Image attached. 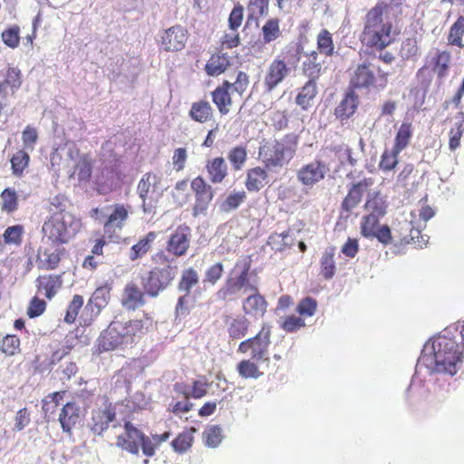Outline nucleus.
Segmentation results:
<instances>
[{
	"label": "nucleus",
	"instance_id": "nucleus-1",
	"mask_svg": "<svg viewBox=\"0 0 464 464\" xmlns=\"http://www.w3.org/2000/svg\"><path fill=\"white\" fill-rule=\"evenodd\" d=\"M393 7L377 3L365 14L361 42L372 50L382 52L396 41L400 31L396 25Z\"/></svg>",
	"mask_w": 464,
	"mask_h": 464
},
{
	"label": "nucleus",
	"instance_id": "nucleus-2",
	"mask_svg": "<svg viewBox=\"0 0 464 464\" xmlns=\"http://www.w3.org/2000/svg\"><path fill=\"white\" fill-rule=\"evenodd\" d=\"M432 353L425 356L427 367L437 373L454 375L464 358V344L453 334H440L432 339Z\"/></svg>",
	"mask_w": 464,
	"mask_h": 464
},
{
	"label": "nucleus",
	"instance_id": "nucleus-3",
	"mask_svg": "<svg viewBox=\"0 0 464 464\" xmlns=\"http://www.w3.org/2000/svg\"><path fill=\"white\" fill-rule=\"evenodd\" d=\"M297 146V135L288 133L262 144L258 156L267 170H275L289 164L296 153Z\"/></svg>",
	"mask_w": 464,
	"mask_h": 464
},
{
	"label": "nucleus",
	"instance_id": "nucleus-4",
	"mask_svg": "<svg viewBox=\"0 0 464 464\" xmlns=\"http://www.w3.org/2000/svg\"><path fill=\"white\" fill-rule=\"evenodd\" d=\"M152 261L158 265L150 269L142 278V286L150 297H157L160 292L171 285L178 272L177 266H172L171 259L163 251H158Z\"/></svg>",
	"mask_w": 464,
	"mask_h": 464
},
{
	"label": "nucleus",
	"instance_id": "nucleus-5",
	"mask_svg": "<svg viewBox=\"0 0 464 464\" xmlns=\"http://www.w3.org/2000/svg\"><path fill=\"white\" fill-rule=\"evenodd\" d=\"M123 432L116 438V446L132 455H139L140 449L147 457H153L156 453V445L151 439L140 429L131 422L130 409L121 417Z\"/></svg>",
	"mask_w": 464,
	"mask_h": 464
},
{
	"label": "nucleus",
	"instance_id": "nucleus-6",
	"mask_svg": "<svg viewBox=\"0 0 464 464\" xmlns=\"http://www.w3.org/2000/svg\"><path fill=\"white\" fill-rule=\"evenodd\" d=\"M42 232L53 245L67 244L77 232V222L70 212L60 209L52 213L44 222Z\"/></svg>",
	"mask_w": 464,
	"mask_h": 464
},
{
	"label": "nucleus",
	"instance_id": "nucleus-7",
	"mask_svg": "<svg viewBox=\"0 0 464 464\" xmlns=\"http://www.w3.org/2000/svg\"><path fill=\"white\" fill-rule=\"evenodd\" d=\"M389 73L371 61L359 63L350 74L349 85L353 90L384 89L388 84Z\"/></svg>",
	"mask_w": 464,
	"mask_h": 464
},
{
	"label": "nucleus",
	"instance_id": "nucleus-8",
	"mask_svg": "<svg viewBox=\"0 0 464 464\" xmlns=\"http://www.w3.org/2000/svg\"><path fill=\"white\" fill-rule=\"evenodd\" d=\"M250 269L251 259L249 256H245L237 261L224 286L218 291V299H229L241 290L244 292L256 291V284L250 283Z\"/></svg>",
	"mask_w": 464,
	"mask_h": 464
},
{
	"label": "nucleus",
	"instance_id": "nucleus-9",
	"mask_svg": "<svg viewBox=\"0 0 464 464\" xmlns=\"http://www.w3.org/2000/svg\"><path fill=\"white\" fill-rule=\"evenodd\" d=\"M128 410L129 406L123 401L107 402L103 407L92 410L87 426L94 435L102 436L108 430L110 424L116 420L117 415L120 414L122 417Z\"/></svg>",
	"mask_w": 464,
	"mask_h": 464
},
{
	"label": "nucleus",
	"instance_id": "nucleus-10",
	"mask_svg": "<svg viewBox=\"0 0 464 464\" xmlns=\"http://www.w3.org/2000/svg\"><path fill=\"white\" fill-rule=\"evenodd\" d=\"M271 344V326L264 324L259 332L238 345L239 353H249L256 362H269V346Z\"/></svg>",
	"mask_w": 464,
	"mask_h": 464
},
{
	"label": "nucleus",
	"instance_id": "nucleus-11",
	"mask_svg": "<svg viewBox=\"0 0 464 464\" xmlns=\"http://www.w3.org/2000/svg\"><path fill=\"white\" fill-rule=\"evenodd\" d=\"M162 182V175L152 171L146 172L140 179L137 192L141 199V208L144 213H151L156 208L158 197L153 194L160 188Z\"/></svg>",
	"mask_w": 464,
	"mask_h": 464
},
{
	"label": "nucleus",
	"instance_id": "nucleus-12",
	"mask_svg": "<svg viewBox=\"0 0 464 464\" xmlns=\"http://www.w3.org/2000/svg\"><path fill=\"white\" fill-rule=\"evenodd\" d=\"M191 236V228L188 225L178 226L169 234L164 252L173 258L186 256L190 247Z\"/></svg>",
	"mask_w": 464,
	"mask_h": 464
},
{
	"label": "nucleus",
	"instance_id": "nucleus-13",
	"mask_svg": "<svg viewBox=\"0 0 464 464\" xmlns=\"http://www.w3.org/2000/svg\"><path fill=\"white\" fill-rule=\"evenodd\" d=\"M372 185L373 179L372 178H364L360 181L353 182L341 203L342 213L348 217L360 205L363 197L369 196Z\"/></svg>",
	"mask_w": 464,
	"mask_h": 464
},
{
	"label": "nucleus",
	"instance_id": "nucleus-14",
	"mask_svg": "<svg viewBox=\"0 0 464 464\" xmlns=\"http://www.w3.org/2000/svg\"><path fill=\"white\" fill-rule=\"evenodd\" d=\"M330 172L328 164L319 159L304 164L296 172L297 180L304 187L313 188L323 181Z\"/></svg>",
	"mask_w": 464,
	"mask_h": 464
},
{
	"label": "nucleus",
	"instance_id": "nucleus-15",
	"mask_svg": "<svg viewBox=\"0 0 464 464\" xmlns=\"http://www.w3.org/2000/svg\"><path fill=\"white\" fill-rule=\"evenodd\" d=\"M244 19V7L237 3L234 5L228 16V32H225L220 38V48L232 49L240 45L241 39L238 29Z\"/></svg>",
	"mask_w": 464,
	"mask_h": 464
},
{
	"label": "nucleus",
	"instance_id": "nucleus-16",
	"mask_svg": "<svg viewBox=\"0 0 464 464\" xmlns=\"http://www.w3.org/2000/svg\"><path fill=\"white\" fill-rule=\"evenodd\" d=\"M382 217L376 215H364L360 223L361 235L366 238H377V240L387 246L392 243V231L387 225L379 226Z\"/></svg>",
	"mask_w": 464,
	"mask_h": 464
},
{
	"label": "nucleus",
	"instance_id": "nucleus-17",
	"mask_svg": "<svg viewBox=\"0 0 464 464\" xmlns=\"http://www.w3.org/2000/svg\"><path fill=\"white\" fill-rule=\"evenodd\" d=\"M291 68L287 65L285 57H276L267 66L263 79L265 92H272L290 74Z\"/></svg>",
	"mask_w": 464,
	"mask_h": 464
},
{
	"label": "nucleus",
	"instance_id": "nucleus-18",
	"mask_svg": "<svg viewBox=\"0 0 464 464\" xmlns=\"http://www.w3.org/2000/svg\"><path fill=\"white\" fill-rule=\"evenodd\" d=\"M190 188L195 197L193 215L198 216L206 212L214 198V189L203 177L197 176L190 182Z\"/></svg>",
	"mask_w": 464,
	"mask_h": 464
},
{
	"label": "nucleus",
	"instance_id": "nucleus-19",
	"mask_svg": "<svg viewBox=\"0 0 464 464\" xmlns=\"http://www.w3.org/2000/svg\"><path fill=\"white\" fill-rule=\"evenodd\" d=\"M188 39V30L180 24H175L161 33L160 46L167 53L183 50Z\"/></svg>",
	"mask_w": 464,
	"mask_h": 464
},
{
	"label": "nucleus",
	"instance_id": "nucleus-20",
	"mask_svg": "<svg viewBox=\"0 0 464 464\" xmlns=\"http://www.w3.org/2000/svg\"><path fill=\"white\" fill-rule=\"evenodd\" d=\"M57 420L62 431L69 437L72 436L74 429L82 420L80 405L74 401H67L59 410Z\"/></svg>",
	"mask_w": 464,
	"mask_h": 464
},
{
	"label": "nucleus",
	"instance_id": "nucleus-21",
	"mask_svg": "<svg viewBox=\"0 0 464 464\" xmlns=\"http://www.w3.org/2000/svg\"><path fill=\"white\" fill-rule=\"evenodd\" d=\"M152 326V318L145 314L142 319H133L126 323L120 322L121 333L126 345L132 344L141 339Z\"/></svg>",
	"mask_w": 464,
	"mask_h": 464
},
{
	"label": "nucleus",
	"instance_id": "nucleus-22",
	"mask_svg": "<svg viewBox=\"0 0 464 464\" xmlns=\"http://www.w3.org/2000/svg\"><path fill=\"white\" fill-rule=\"evenodd\" d=\"M450 63V53L446 50L440 51L437 49L434 53L427 58L425 64L418 70L417 75L420 76L426 70H430L437 75L438 79L442 80L449 72Z\"/></svg>",
	"mask_w": 464,
	"mask_h": 464
},
{
	"label": "nucleus",
	"instance_id": "nucleus-23",
	"mask_svg": "<svg viewBox=\"0 0 464 464\" xmlns=\"http://www.w3.org/2000/svg\"><path fill=\"white\" fill-rule=\"evenodd\" d=\"M123 344L126 345V343L120 322H112L98 339V347L101 352L112 351Z\"/></svg>",
	"mask_w": 464,
	"mask_h": 464
},
{
	"label": "nucleus",
	"instance_id": "nucleus-24",
	"mask_svg": "<svg viewBox=\"0 0 464 464\" xmlns=\"http://www.w3.org/2000/svg\"><path fill=\"white\" fill-rule=\"evenodd\" d=\"M146 291L141 289L137 283L129 282L122 292L121 304L127 310L135 311L146 304Z\"/></svg>",
	"mask_w": 464,
	"mask_h": 464
},
{
	"label": "nucleus",
	"instance_id": "nucleus-25",
	"mask_svg": "<svg viewBox=\"0 0 464 464\" xmlns=\"http://www.w3.org/2000/svg\"><path fill=\"white\" fill-rule=\"evenodd\" d=\"M63 275L44 274L35 279L37 293L44 295L47 299L53 298L63 286Z\"/></svg>",
	"mask_w": 464,
	"mask_h": 464
},
{
	"label": "nucleus",
	"instance_id": "nucleus-26",
	"mask_svg": "<svg viewBox=\"0 0 464 464\" xmlns=\"http://www.w3.org/2000/svg\"><path fill=\"white\" fill-rule=\"evenodd\" d=\"M232 92L230 82L227 80L223 81L211 92L212 102L221 115H227L230 111L233 105Z\"/></svg>",
	"mask_w": 464,
	"mask_h": 464
},
{
	"label": "nucleus",
	"instance_id": "nucleus-27",
	"mask_svg": "<svg viewBox=\"0 0 464 464\" xmlns=\"http://www.w3.org/2000/svg\"><path fill=\"white\" fill-rule=\"evenodd\" d=\"M323 63L317 51L306 52L301 65L302 73L308 80L316 82L323 73Z\"/></svg>",
	"mask_w": 464,
	"mask_h": 464
},
{
	"label": "nucleus",
	"instance_id": "nucleus-28",
	"mask_svg": "<svg viewBox=\"0 0 464 464\" xmlns=\"http://www.w3.org/2000/svg\"><path fill=\"white\" fill-rule=\"evenodd\" d=\"M267 304L266 298L260 295L257 287L256 291H251V295L244 300L242 306L246 314L261 318L266 313Z\"/></svg>",
	"mask_w": 464,
	"mask_h": 464
},
{
	"label": "nucleus",
	"instance_id": "nucleus-29",
	"mask_svg": "<svg viewBox=\"0 0 464 464\" xmlns=\"http://www.w3.org/2000/svg\"><path fill=\"white\" fill-rule=\"evenodd\" d=\"M76 152L78 158L75 160L70 178H76L80 183L88 182L92 174L93 160L89 153H80L78 150Z\"/></svg>",
	"mask_w": 464,
	"mask_h": 464
},
{
	"label": "nucleus",
	"instance_id": "nucleus-30",
	"mask_svg": "<svg viewBox=\"0 0 464 464\" xmlns=\"http://www.w3.org/2000/svg\"><path fill=\"white\" fill-rule=\"evenodd\" d=\"M128 217V208L123 204H115L113 206V211L110 214L107 221L104 223V233L109 234L110 237H111L116 229L121 230L123 227Z\"/></svg>",
	"mask_w": 464,
	"mask_h": 464
},
{
	"label": "nucleus",
	"instance_id": "nucleus-31",
	"mask_svg": "<svg viewBox=\"0 0 464 464\" xmlns=\"http://www.w3.org/2000/svg\"><path fill=\"white\" fill-rule=\"evenodd\" d=\"M205 168L208 179L213 184L222 183L228 175V167L223 157L208 160Z\"/></svg>",
	"mask_w": 464,
	"mask_h": 464
},
{
	"label": "nucleus",
	"instance_id": "nucleus-32",
	"mask_svg": "<svg viewBox=\"0 0 464 464\" xmlns=\"http://www.w3.org/2000/svg\"><path fill=\"white\" fill-rule=\"evenodd\" d=\"M229 66L230 57L222 51H218L211 54L204 70L208 76L216 77L224 73Z\"/></svg>",
	"mask_w": 464,
	"mask_h": 464
},
{
	"label": "nucleus",
	"instance_id": "nucleus-33",
	"mask_svg": "<svg viewBox=\"0 0 464 464\" xmlns=\"http://www.w3.org/2000/svg\"><path fill=\"white\" fill-rule=\"evenodd\" d=\"M111 287L104 285L97 287L89 299L86 309H91L92 313L98 315L102 308H104L111 299Z\"/></svg>",
	"mask_w": 464,
	"mask_h": 464
},
{
	"label": "nucleus",
	"instance_id": "nucleus-34",
	"mask_svg": "<svg viewBox=\"0 0 464 464\" xmlns=\"http://www.w3.org/2000/svg\"><path fill=\"white\" fill-rule=\"evenodd\" d=\"M317 93L316 82L308 80L301 88L298 89L295 99V103L300 106L302 110L307 111L312 107Z\"/></svg>",
	"mask_w": 464,
	"mask_h": 464
},
{
	"label": "nucleus",
	"instance_id": "nucleus-35",
	"mask_svg": "<svg viewBox=\"0 0 464 464\" xmlns=\"http://www.w3.org/2000/svg\"><path fill=\"white\" fill-rule=\"evenodd\" d=\"M268 175L266 167H254L246 171V188L250 192L259 191L266 183Z\"/></svg>",
	"mask_w": 464,
	"mask_h": 464
},
{
	"label": "nucleus",
	"instance_id": "nucleus-36",
	"mask_svg": "<svg viewBox=\"0 0 464 464\" xmlns=\"http://www.w3.org/2000/svg\"><path fill=\"white\" fill-rule=\"evenodd\" d=\"M156 238L157 233L154 231H150L147 233L143 237L140 238L139 241L130 249V260L136 261L145 256L150 251L152 244Z\"/></svg>",
	"mask_w": 464,
	"mask_h": 464
},
{
	"label": "nucleus",
	"instance_id": "nucleus-37",
	"mask_svg": "<svg viewBox=\"0 0 464 464\" xmlns=\"http://www.w3.org/2000/svg\"><path fill=\"white\" fill-rule=\"evenodd\" d=\"M214 110L206 100H199L191 104L188 111L189 117L196 122L206 123L212 120Z\"/></svg>",
	"mask_w": 464,
	"mask_h": 464
},
{
	"label": "nucleus",
	"instance_id": "nucleus-38",
	"mask_svg": "<svg viewBox=\"0 0 464 464\" xmlns=\"http://www.w3.org/2000/svg\"><path fill=\"white\" fill-rule=\"evenodd\" d=\"M280 23L281 21L277 17H271L265 22L260 29L263 44H269L282 37Z\"/></svg>",
	"mask_w": 464,
	"mask_h": 464
},
{
	"label": "nucleus",
	"instance_id": "nucleus-39",
	"mask_svg": "<svg viewBox=\"0 0 464 464\" xmlns=\"http://www.w3.org/2000/svg\"><path fill=\"white\" fill-rule=\"evenodd\" d=\"M387 203L380 191H371L363 205L365 211L371 215L383 217L387 211Z\"/></svg>",
	"mask_w": 464,
	"mask_h": 464
},
{
	"label": "nucleus",
	"instance_id": "nucleus-40",
	"mask_svg": "<svg viewBox=\"0 0 464 464\" xmlns=\"http://www.w3.org/2000/svg\"><path fill=\"white\" fill-rule=\"evenodd\" d=\"M357 107V96L353 92L348 93L335 108L334 114L342 121H346L354 114Z\"/></svg>",
	"mask_w": 464,
	"mask_h": 464
},
{
	"label": "nucleus",
	"instance_id": "nucleus-41",
	"mask_svg": "<svg viewBox=\"0 0 464 464\" xmlns=\"http://www.w3.org/2000/svg\"><path fill=\"white\" fill-rule=\"evenodd\" d=\"M22 85V73L17 67L9 66L6 70L5 79L0 82V92L7 93L8 91L14 92Z\"/></svg>",
	"mask_w": 464,
	"mask_h": 464
},
{
	"label": "nucleus",
	"instance_id": "nucleus-42",
	"mask_svg": "<svg viewBox=\"0 0 464 464\" xmlns=\"http://www.w3.org/2000/svg\"><path fill=\"white\" fill-rule=\"evenodd\" d=\"M294 244L295 237L290 229L282 233H273L267 238V245L276 252L289 249Z\"/></svg>",
	"mask_w": 464,
	"mask_h": 464
},
{
	"label": "nucleus",
	"instance_id": "nucleus-43",
	"mask_svg": "<svg viewBox=\"0 0 464 464\" xmlns=\"http://www.w3.org/2000/svg\"><path fill=\"white\" fill-rule=\"evenodd\" d=\"M335 248L330 246L324 250L320 258V275L325 279H332L336 272L334 261Z\"/></svg>",
	"mask_w": 464,
	"mask_h": 464
},
{
	"label": "nucleus",
	"instance_id": "nucleus-44",
	"mask_svg": "<svg viewBox=\"0 0 464 464\" xmlns=\"http://www.w3.org/2000/svg\"><path fill=\"white\" fill-rule=\"evenodd\" d=\"M318 54L332 57L334 53L333 34L327 29H322L316 35V50Z\"/></svg>",
	"mask_w": 464,
	"mask_h": 464
},
{
	"label": "nucleus",
	"instance_id": "nucleus-45",
	"mask_svg": "<svg viewBox=\"0 0 464 464\" xmlns=\"http://www.w3.org/2000/svg\"><path fill=\"white\" fill-rule=\"evenodd\" d=\"M464 15H459L456 21L451 24L447 35V42L449 45L457 46L459 48L464 47Z\"/></svg>",
	"mask_w": 464,
	"mask_h": 464
},
{
	"label": "nucleus",
	"instance_id": "nucleus-46",
	"mask_svg": "<svg viewBox=\"0 0 464 464\" xmlns=\"http://www.w3.org/2000/svg\"><path fill=\"white\" fill-rule=\"evenodd\" d=\"M227 324L228 335L234 340L241 339L248 333L249 322L243 316L232 318Z\"/></svg>",
	"mask_w": 464,
	"mask_h": 464
},
{
	"label": "nucleus",
	"instance_id": "nucleus-47",
	"mask_svg": "<svg viewBox=\"0 0 464 464\" xmlns=\"http://www.w3.org/2000/svg\"><path fill=\"white\" fill-rule=\"evenodd\" d=\"M12 174L21 178L30 163V156L24 150H18L10 159Z\"/></svg>",
	"mask_w": 464,
	"mask_h": 464
},
{
	"label": "nucleus",
	"instance_id": "nucleus-48",
	"mask_svg": "<svg viewBox=\"0 0 464 464\" xmlns=\"http://www.w3.org/2000/svg\"><path fill=\"white\" fill-rule=\"evenodd\" d=\"M412 125L411 122H402L394 138L393 147L396 151H402L410 143L412 137Z\"/></svg>",
	"mask_w": 464,
	"mask_h": 464
},
{
	"label": "nucleus",
	"instance_id": "nucleus-49",
	"mask_svg": "<svg viewBox=\"0 0 464 464\" xmlns=\"http://www.w3.org/2000/svg\"><path fill=\"white\" fill-rule=\"evenodd\" d=\"M257 362L252 359H245L239 362L237 365L238 375L243 379H258L263 375L259 370Z\"/></svg>",
	"mask_w": 464,
	"mask_h": 464
},
{
	"label": "nucleus",
	"instance_id": "nucleus-50",
	"mask_svg": "<svg viewBox=\"0 0 464 464\" xmlns=\"http://www.w3.org/2000/svg\"><path fill=\"white\" fill-rule=\"evenodd\" d=\"M227 160L235 171L241 170L247 160L246 146L237 145L231 148L227 153Z\"/></svg>",
	"mask_w": 464,
	"mask_h": 464
},
{
	"label": "nucleus",
	"instance_id": "nucleus-51",
	"mask_svg": "<svg viewBox=\"0 0 464 464\" xmlns=\"http://www.w3.org/2000/svg\"><path fill=\"white\" fill-rule=\"evenodd\" d=\"M1 210L7 214L13 213L18 208V196L14 188H6L1 194Z\"/></svg>",
	"mask_w": 464,
	"mask_h": 464
},
{
	"label": "nucleus",
	"instance_id": "nucleus-52",
	"mask_svg": "<svg viewBox=\"0 0 464 464\" xmlns=\"http://www.w3.org/2000/svg\"><path fill=\"white\" fill-rule=\"evenodd\" d=\"M196 430L191 428L179 433L171 442L173 450L178 453H184L191 448L194 440L193 432Z\"/></svg>",
	"mask_w": 464,
	"mask_h": 464
},
{
	"label": "nucleus",
	"instance_id": "nucleus-53",
	"mask_svg": "<svg viewBox=\"0 0 464 464\" xmlns=\"http://www.w3.org/2000/svg\"><path fill=\"white\" fill-rule=\"evenodd\" d=\"M464 132V113H459V121L455 127L449 132V148L451 151L456 150L460 146V140Z\"/></svg>",
	"mask_w": 464,
	"mask_h": 464
},
{
	"label": "nucleus",
	"instance_id": "nucleus-54",
	"mask_svg": "<svg viewBox=\"0 0 464 464\" xmlns=\"http://www.w3.org/2000/svg\"><path fill=\"white\" fill-rule=\"evenodd\" d=\"M84 299L80 295H74L68 304L63 321L68 324L75 323L80 310L82 308Z\"/></svg>",
	"mask_w": 464,
	"mask_h": 464
},
{
	"label": "nucleus",
	"instance_id": "nucleus-55",
	"mask_svg": "<svg viewBox=\"0 0 464 464\" xmlns=\"http://www.w3.org/2000/svg\"><path fill=\"white\" fill-rule=\"evenodd\" d=\"M246 199V193L244 190L232 191L221 203L220 208L224 212L237 209Z\"/></svg>",
	"mask_w": 464,
	"mask_h": 464
},
{
	"label": "nucleus",
	"instance_id": "nucleus-56",
	"mask_svg": "<svg viewBox=\"0 0 464 464\" xmlns=\"http://www.w3.org/2000/svg\"><path fill=\"white\" fill-rule=\"evenodd\" d=\"M198 274L193 267L186 268L182 271L180 280L179 282V289L189 294L191 288L198 285Z\"/></svg>",
	"mask_w": 464,
	"mask_h": 464
},
{
	"label": "nucleus",
	"instance_id": "nucleus-57",
	"mask_svg": "<svg viewBox=\"0 0 464 464\" xmlns=\"http://www.w3.org/2000/svg\"><path fill=\"white\" fill-rule=\"evenodd\" d=\"M63 249L54 251L44 250V259L40 260L39 268L44 270H54L58 267Z\"/></svg>",
	"mask_w": 464,
	"mask_h": 464
},
{
	"label": "nucleus",
	"instance_id": "nucleus-58",
	"mask_svg": "<svg viewBox=\"0 0 464 464\" xmlns=\"http://www.w3.org/2000/svg\"><path fill=\"white\" fill-rule=\"evenodd\" d=\"M66 391H59L49 393L42 400V410L44 414L53 413L54 411V408L58 407L61 404V401L63 400Z\"/></svg>",
	"mask_w": 464,
	"mask_h": 464
},
{
	"label": "nucleus",
	"instance_id": "nucleus-59",
	"mask_svg": "<svg viewBox=\"0 0 464 464\" xmlns=\"http://www.w3.org/2000/svg\"><path fill=\"white\" fill-rule=\"evenodd\" d=\"M317 307L316 300L311 296H306L298 302L295 311L299 316L305 319L314 316L317 311Z\"/></svg>",
	"mask_w": 464,
	"mask_h": 464
},
{
	"label": "nucleus",
	"instance_id": "nucleus-60",
	"mask_svg": "<svg viewBox=\"0 0 464 464\" xmlns=\"http://www.w3.org/2000/svg\"><path fill=\"white\" fill-rule=\"evenodd\" d=\"M24 232V229L22 225H14L8 227L3 234L4 243L16 246H20L23 241Z\"/></svg>",
	"mask_w": 464,
	"mask_h": 464
},
{
	"label": "nucleus",
	"instance_id": "nucleus-61",
	"mask_svg": "<svg viewBox=\"0 0 464 464\" xmlns=\"http://www.w3.org/2000/svg\"><path fill=\"white\" fill-rule=\"evenodd\" d=\"M248 18L258 19L267 14L269 10V0H248Z\"/></svg>",
	"mask_w": 464,
	"mask_h": 464
},
{
	"label": "nucleus",
	"instance_id": "nucleus-62",
	"mask_svg": "<svg viewBox=\"0 0 464 464\" xmlns=\"http://www.w3.org/2000/svg\"><path fill=\"white\" fill-rule=\"evenodd\" d=\"M0 351L7 356L20 352V339L14 334L5 335L0 343Z\"/></svg>",
	"mask_w": 464,
	"mask_h": 464
},
{
	"label": "nucleus",
	"instance_id": "nucleus-63",
	"mask_svg": "<svg viewBox=\"0 0 464 464\" xmlns=\"http://www.w3.org/2000/svg\"><path fill=\"white\" fill-rule=\"evenodd\" d=\"M305 325L304 319L295 314L285 316L280 324V327L286 333L297 332Z\"/></svg>",
	"mask_w": 464,
	"mask_h": 464
},
{
	"label": "nucleus",
	"instance_id": "nucleus-64",
	"mask_svg": "<svg viewBox=\"0 0 464 464\" xmlns=\"http://www.w3.org/2000/svg\"><path fill=\"white\" fill-rule=\"evenodd\" d=\"M401 151H396L394 148L391 150H385L381 157L379 168L382 171L392 170L398 164V156Z\"/></svg>",
	"mask_w": 464,
	"mask_h": 464
}]
</instances>
